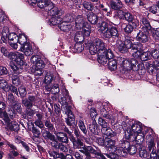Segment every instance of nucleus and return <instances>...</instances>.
I'll return each mask as SVG.
<instances>
[{
	"instance_id": "f257e3e1",
	"label": "nucleus",
	"mask_w": 159,
	"mask_h": 159,
	"mask_svg": "<svg viewBox=\"0 0 159 159\" xmlns=\"http://www.w3.org/2000/svg\"><path fill=\"white\" fill-rule=\"evenodd\" d=\"M8 57L11 60L10 65L14 72L17 74L21 73L22 71L21 66L24 64V55L18 52H12L9 53Z\"/></svg>"
},
{
	"instance_id": "f03ea898",
	"label": "nucleus",
	"mask_w": 159,
	"mask_h": 159,
	"mask_svg": "<svg viewBox=\"0 0 159 159\" xmlns=\"http://www.w3.org/2000/svg\"><path fill=\"white\" fill-rule=\"evenodd\" d=\"M130 128H127L125 132V138L128 139H131L132 141H135L140 143L143 140V137L138 134L140 133L142 128L141 124L140 122H134Z\"/></svg>"
},
{
	"instance_id": "7ed1b4c3",
	"label": "nucleus",
	"mask_w": 159,
	"mask_h": 159,
	"mask_svg": "<svg viewBox=\"0 0 159 159\" xmlns=\"http://www.w3.org/2000/svg\"><path fill=\"white\" fill-rule=\"evenodd\" d=\"M30 61L33 65L31 69L35 76H41L43 73V68L44 67L45 64L38 56H33L30 58Z\"/></svg>"
},
{
	"instance_id": "20e7f679",
	"label": "nucleus",
	"mask_w": 159,
	"mask_h": 159,
	"mask_svg": "<svg viewBox=\"0 0 159 159\" xmlns=\"http://www.w3.org/2000/svg\"><path fill=\"white\" fill-rule=\"evenodd\" d=\"M84 18L81 15L77 16L75 19V27L77 30L82 29L86 36H89L90 32V27L88 23L85 22Z\"/></svg>"
},
{
	"instance_id": "39448f33",
	"label": "nucleus",
	"mask_w": 159,
	"mask_h": 159,
	"mask_svg": "<svg viewBox=\"0 0 159 159\" xmlns=\"http://www.w3.org/2000/svg\"><path fill=\"white\" fill-rule=\"evenodd\" d=\"M106 48L104 42L99 39H95L93 43L90 45L89 51L92 55L96 53L105 52Z\"/></svg>"
},
{
	"instance_id": "423d86ee",
	"label": "nucleus",
	"mask_w": 159,
	"mask_h": 159,
	"mask_svg": "<svg viewBox=\"0 0 159 159\" xmlns=\"http://www.w3.org/2000/svg\"><path fill=\"white\" fill-rule=\"evenodd\" d=\"M82 149L80 150L82 152L84 153L87 157L90 156V153L94 154L98 156L100 159H106L104 155L99 150H94L91 146H84L82 147Z\"/></svg>"
},
{
	"instance_id": "0eeeda50",
	"label": "nucleus",
	"mask_w": 159,
	"mask_h": 159,
	"mask_svg": "<svg viewBox=\"0 0 159 159\" xmlns=\"http://www.w3.org/2000/svg\"><path fill=\"white\" fill-rule=\"evenodd\" d=\"M40 99L37 96L29 95L28 98H25L22 100V103L28 109H30L33 106H36Z\"/></svg>"
},
{
	"instance_id": "6e6552de",
	"label": "nucleus",
	"mask_w": 159,
	"mask_h": 159,
	"mask_svg": "<svg viewBox=\"0 0 159 159\" xmlns=\"http://www.w3.org/2000/svg\"><path fill=\"white\" fill-rule=\"evenodd\" d=\"M119 34L117 28L114 26L107 29L103 33V37L106 38H110L112 37H118Z\"/></svg>"
},
{
	"instance_id": "1a4fd4ad",
	"label": "nucleus",
	"mask_w": 159,
	"mask_h": 159,
	"mask_svg": "<svg viewBox=\"0 0 159 159\" xmlns=\"http://www.w3.org/2000/svg\"><path fill=\"white\" fill-rule=\"evenodd\" d=\"M148 30H144V31H143V30L140 31L137 34L136 38L137 40L139 42L145 43L148 41Z\"/></svg>"
},
{
	"instance_id": "9d476101",
	"label": "nucleus",
	"mask_w": 159,
	"mask_h": 159,
	"mask_svg": "<svg viewBox=\"0 0 159 159\" xmlns=\"http://www.w3.org/2000/svg\"><path fill=\"white\" fill-rule=\"evenodd\" d=\"M146 143L148 150L150 152H155L156 149L155 143L154 141L153 138L151 135L146 136Z\"/></svg>"
},
{
	"instance_id": "9b49d317",
	"label": "nucleus",
	"mask_w": 159,
	"mask_h": 159,
	"mask_svg": "<svg viewBox=\"0 0 159 159\" xmlns=\"http://www.w3.org/2000/svg\"><path fill=\"white\" fill-rule=\"evenodd\" d=\"M115 142L114 140L107 137L105 138V146L108 148V150L110 149V151L115 152L117 150V147L115 146Z\"/></svg>"
},
{
	"instance_id": "f8f14e48",
	"label": "nucleus",
	"mask_w": 159,
	"mask_h": 159,
	"mask_svg": "<svg viewBox=\"0 0 159 159\" xmlns=\"http://www.w3.org/2000/svg\"><path fill=\"white\" fill-rule=\"evenodd\" d=\"M20 51L23 52L26 56H29L33 54V50L30 44L28 43L21 46Z\"/></svg>"
},
{
	"instance_id": "ddd939ff",
	"label": "nucleus",
	"mask_w": 159,
	"mask_h": 159,
	"mask_svg": "<svg viewBox=\"0 0 159 159\" xmlns=\"http://www.w3.org/2000/svg\"><path fill=\"white\" fill-rule=\"evenodd\" d=\"M126 42V41L124 43L120 40H118L116 42V46L120 51L122 53L127 52L128 49L130 47L129 46H128V44L125 45Z\"/></svg>"
},
{
	"instance_id": "4468645a",
	"label": "nucleus",
	"mask_w": 159,
	"mask_h": 159,
	"mask_svg": "<svg viewBox=\"0 0 159 159\" xmlns=\"http://www.w3.org/2000/svg\"><path fill=\"white\" fill-rule=\"evenodd\" d=\"M119 144L120 155L122 156H124L126 154L125 150L128 148L130 143L128 141L123 139L120 141Z\"/></svg>"
},
{
	"instance_id": "2eb2a0df",
	"label": "nucleus",
	"mask_w": 159,
	"mask_h": 159,
	"mask_svg": "<svg viewBox=\"0 0 159 159\" xmlns=\"http://www.w3.org/2000/svg\"><path fill=\"white\" fill-rule=\"evenodd\" d=\"M47 11H49V13L51 16H54L58 14L60 15L61 11L55 6V5L52 2L49 5Z\"/></svg>"
},
{
	"instance_id": "dca6fc26",
	"label": "nucleus",
	"mask_w": 159,
	"mask_h": 159,
	"mask_svg": "<svg viewBox=\"0 0 159 159\" xmlns=\"http://www.w3.org/2000/svg\"><path fill=\"white\" fill-rule=\"evenodd\" d=\"M145 66L148 70L152 72L154 71L155 70H157L159 69V62L157 61L153 62H147Z\"/></svg>"
},
{
	"instance_id": "f3484780",
	"label": "nucleus",
	"mask_w": 159,
	"mask_h": 159,
	"mask_svg": "<svg viewBox=\"0 0 159 159\" xmlns=\"http://www.w3.org/2000/svg\"><path fill=\"white\" fill-rule=\"evenodd\" d=\"M70 140L72 142L73 147L75 149L80 148L84 146L83 143L79 139L76 140L73 135L70 137Z\"/></svg>"
},
{
	"instance_id": "a211bd4d",
	"label": "nucleus",
	"mask_w": 159,
	"mask_h": 159,
	"mask_svg": "<svg viewBox=\"0 0 159 159\" xmlns=\"http://www.w3.org/2000/svg\"><path fill=\"white\" fill-rule=\"evenodd\" d=\"M52 2L49 0H38L37 5L40 8L47 10L49 4Z\"/></svg>"
},
{
	"instance_id": "6ab92c4d",
	"label": "nucleus",
	"mask_w": 159,
	"mask_h": 159,
	"mask_svg": "<svg viewBox=\"0 0 159 159\" xmlns=\"http://www.w3.org/2000/svg\"><path fill=\"white\" fill-rule=\"evenodd\" d=\"M84 31H83L82 29H81L80 31L77 32L75 34L74 39L76 42L80 43L84 40V36H86L84 34Z\"/></svg>"
},
{
	"instance_id": "aec40b11",
	"label": "nucleus",
	"mask_w": 159,
	"mask_h": 159,
	"mask_svg": "<svg viewBox=\"0 0 159 159\" xmlns=\"http://www.w3.org/2000/svg\"><path fill=\"white\" fill-rule=\"evenodd\" d=\"M56 136L58 140L66 143H68V139L66 133L59 132L56 134Z\"/></svg>"
},
{
	"instance_id": "412c9836",
	"label": "nucleus",
	"mask_w": 159,
	"mask_h": 159,
	"mask_svg": "<svg viewBox=\"0 0 159 159\" xmlns=\"http://www.w3.org/2000/svg\"><path fill=\"white\" fill-rule=\"evenodd\" d=\"M101 131L104 134L110 137H114L116 135V133L108 126L104 128H102Z\"/></svg>"
},
{
	"instance_id": "4be33fe9",
	"label": "nucleus",
	"mask_w": 159,
	"mask_h": 159,
	"mask_svg": "<svg viewBox=\"0 0 159 159\" xmlns=\"http://www.w3.org/2000/svg\"><path fill=\"white\" fill-rule=\"evenodd\" d=\"M104 52L97 53L98 54V61L99 63L102 65L105 64L108 60L107 57L104 54Z\"/></svg>"
},
{
	"instance_id": "5701e85b",
	"label": "nucleus",
	"mask_w": 159,
	"mask_h": 159,
	"mask_svg": "<svg viewBox=\"0 0 159 159\" xmlns=\"http://www.w3.org/2000/svg\"><path fill=\"white\" fill-rule=\"evenodd\" d=\"M50 18L48 23L50 26L57 25L60 23L61 20V19L57 16H51Z\"/></svg>"
},
{
	"instance_id": "b1692460",
	"label": "nucleus",
	"mask_w": 159,
	"mask_h": 159,
	"mask_svg": "<svg viewBox=\"0 0 159 159\" xmlns=\"http://www.w3.org/2000/svg\"><path fill=\"white\" fill-rule=\"evenodd\" d=\"M87 19L88 21L92 24H97L98 21V17L92 12L88 14Z\"/></svg>"
},
{
	"instance_id": "393cba45",
	"label": "nucleus",
	"mask_w": 159,
	"mask_h": 159,
	"mask_svg": "<svg viewBox=\"0 0 159 159\" xmlns=\"http://www.w3.org/2000/svg\"><path fill=\"white\" fill-rule=\"evenodd\" d=\"M141 21L142 23L144 26L142 27V29L143 31H144V30L148 31L151 30V26L147 18L143 17L142 18Z\"/></svg>"
},
{
	"instance_id": "a878e982",
	"label": "nucleus",
	"mask_w": 159,
	"mask_h": 159,
	"mask_svg": "<svg viewBox=\"0 0 159 159\" xmlns=\"http://www.w3.org/2000/svg\"><path fill=\"white\" fill-rule=\"evenodd\" d=\"M128 46H129V48L132 50V52L141 50L143 48L142 45L139 43H131L129 42L128 43Z\"/></svg>"
},
{
	"instance_id": "bb28decb",
	"label": "nucleus",
	"mask_w": 159,
	"mask_h": 159,
	"mask_svg": "<svg viewBox=\"0 0 159 159\" xmlns=\"http://www.w3.org/2000/svg\"><path fill=\"white\" fill-rule=\"evenodd\" d=\"M42 134L43 136L46 139H53L54 135L45 129H43L42 130Z\"/></svg>"
},
{
	"instance_id": "cd10ccee",
	"label": "nucleus",
	"mask_w": 159,
	"mask_h": 159,
	"mask_svg": "<svg viewBox=\"0 0 159 159\" xmlns=\"http://www.w3.org/2000/svg\"><path fill=\"white\" fill-rule=\"evenodd\" d=\"M109 69L111 71L115 70L117 69V62L115 59H111L108 63Z\"/></svg>"
},
{
	"instance_id": "c85d7f7f",
	"label": "nucleus",
	"mask_w": 159,
	"mask_h": 159,
	"mask_svg": "<svg viewBox=\"0 0 159 159\" xmlns=\"http://www.w3.org/2000/svg\"><path fill=\"white\" fill-rule=\"evenodd\" d=\"M90 131L94 134H97L98 133V125L95 122H93L92 125H90L89 127Z\"/></svg>"
},
{
	"instance_id": "c756f323",
	"label": "nucleus",
	"mask_w": 159,
	"mask_h": 159,
	"mask_svg": "<svg viewBox=\"0 0 159 159\" xmlns=\"http://www.w3.org/2000/svg\"><path fill=\"white\" fill-rule=\"evenodd\" d=\"M139 156L142 158H146L148 156V154L147 152L146 148L142 146L139 149Z\"/></svg>"
},
{
	"instance_id": "7c9ffc66",
	"label": "nucleus",
	"mask_w": 159,
	"mask_h": 159,
	"mask_svg": "<svg viewBox=\"0 0 159 159\" xmlns=\"http://www.w3.org/2000/svg\"><path fill=\"white\" fill-rule=\"evenodd\" d=\"M10 130L12 131H17L19 129V126L18 124L16 122L9 123V125H7Z\"/></svg>"
},
{
	"instance_id": "2f4dec72",
	"label": "nucleus",
	"mask_w": 159,
	"mask_h": 159,
	"mask_svg": "<svg viewBox=\"0 0 159 159\" xmlns=\"http://www.w3.org/2000/svg\"><path fill=\"white\" fill-rule=\"evenodd\" d=\"M83 45L80 43H76L73 48L74 51L75 52H80L84 49Z\"/></svg>"
},
{
	"instance_id": "473e14b6",
	"label": "nucleus",
	"mask_w": 159,
	"mask_h": 159,
	"mask_svg": "<svg viewBox=\"0 0 159 159\" xmlns=\"http://www.w3.org/2000/svg\"><path fill=\"white\" fill-rule=\"evenodd\" d=\"M78 126L80 129L85 134H86L87 133L86 129L85 126L83 119L80 118L78 122Z\"/></svg>"
},
{
	"instance_id": "72a5a7b5",
	"label": "nucleus",
	"mask_w": 159,
	"mask_h": 159,
	"mask_svg": "<svg viewBox=\"0 0 159 159\" xmlns=\"http://www.w3.org/2000/svg\"><path fill=\"white\" fill-rule=\"evenodd\" d=\"M19 41V43L21 45V46L24 45L27 42V37L24 34L20 35L19 37H17V41Z\"/></svg>"
},
{
	"instance_id": "f704fd0d",
	"label": "nucleus",
	"mask_w": 159,
	"mask_h": 159,
	"mask_svg": "<svg viewBox=\"0 0 159 159\" xmlns=\"http://www.w3.org/2000/svg\"><path fill=\"white\" fill-rule=\"evenodd\" d=\"M8 34V29L7 27L4 28L2 31V37H1L2 40L4 43H6L7 40H8L7 35Z\"/></svg>"
},
{
	"instance_id": "c9c22d12",
	"label": "nucleus",
	"mask_w": 159,
	"mask_h": 159,
	"mask_svg": "<svg viewBox=\"0 0 159 159\" xmlns=\"http://www.w3.org/2000/svg\"><path fill=\"white\" fill-rule=\"evenodd\" d=\"M13 74L11 77L12 83L16 86H18L20 84L19 78L17 76L19 74L14 73L13 71Z\"/></svg>"
},
{
	"instance_id": "e433bc0d",
	"label": "nucleus",
	"mask_w": 159,
	"mask_h": 159,
	"mask_svg": "<svg viewBox=\"0 0 159 159\" xmlns=\"http://www.w3.org/2000/svg\"><path fill=\"white\" fill-rule=\"evenodd\" d=\"M53 80L54 77L53 74L47 73L45 75L44 82L45 84H49Z\"/></svg>"
},
{
	"instance_id": "4c0bfd02",
	"label": "nucleus",
	"mask_w": 159,
	"mask_h": 159,
	"mask_svg": "<svg viewBox=\"0 0 159 159\" xmlns=\"http://www.w3.org/2000/svg\"><path fill=\"white\" fill-rule=\"evenodd\" d=\"M151 56V52L148 51L141 54L140 58L142 61H145L148 59Z\"/></svg>"
},
{
	"instance_id": "58836bf2",
	"label": "nucleus",
	"mask_w": 159,
	"mask_h": 159,
	"mask_svg": "<svg viewBox=\"0 0 159 159\" xmlns=\"http://www.w3.org/2000/svg\"><path fill=\"white\" fill-rule=\"evenodd\" d=\"M117 2V3L114 1H112L111 2V6L112 9L117 10L122 7V4L121 1Z\"/></svg>"
},
{
	"instance_id": "ea45409f",
	"label": "nucleus",
	"mask_w": 159,
	"mask_h": 159,
	"mask_svg": "<svg viewBox=\"0 0 159 159\" xmlns=\"http://www.w3.org/2000/svg\"><path fill=\"white\" fill-rule=\"evenodd\" d=\"M0 117L3 118L7 125H9V123L11 122L10 120L8 117V113L6 111L2 112L0 115Z\"/></svg>"
},
{
	"instance_id": "a19ab883",
	"label": "nucleus",
	"mask_w": 159,
	"mask_h": 159,
	"mask_svg": "<svg viewBox=\"0 0 159 159\" xmlns=\"http://www.w3.org/2000/svg\"><path fill=\"white\" fill-rule=\"evenodd\" d=\"M100 114L102 116L108 119H111L112 118L111 115L109 114L108 112L106 110L102 108L100 110Z\"/></svg>"
},
{
	"instance_id": "79ce46f5",
	"label": "nucleus",
	"mask_w": 159,
	"mask_h": 159,
	"mask_svg": "<svg viewBox=\"0 0 159 159\" xmlns=\"http://www.w3.org/2000/svg\"><path fill=\"white\" fill-rule=\"evenodd\" d=\"M84 7L88 10L92 11L94 10L95 6H94L90 2H84L83 4Z\"/></svg>"
},
{
	"instance_id": "37998d69",
	"label": "nucleus",
	"mask_w": 159,
	"mask_h": 159,
	"mask_svg": "<svg viewBox=\"0 0 159 159\" xmlns=\"http://www.w3.org/2000/svg\"><path fill=\"white\" fill-rule=\"evenodd\" d=\"M108 24L105 22H102L100 25L99 26V30L100 32L102 33L103 34V33L106 30L108 29Z\"/></svg>"
},
{
	"instance_id": "c03bdc74",
	"label": "nucleus",
	"mask_w": 159,
	"mask_h": 159,
	"mask_svg": "<svg viewBox=\"0 0 159 159\" xmlns=\"http://www.w3.org/2000/svg\"><path fill=\"white\" fill-rule=\"evenodd\" d=\"M9 85L5 80H0V87L5 91L7 92V91L9 89L7 88Z\"/></svg>"
},
{
	"instance_id": "a18cd8bd",
	"label": "nucleus",
	"mask_w": 159,
	"mask_h": 159,
	"mask_svg": "<svg viewBox=\"0 0 159 159\" xmlns=\"http://www.w3.org/2000/svg\"><path fill=\"white\" fill-rule=\"evenodd\" d=\"M17 35L14 33H9L7 35L8 40L9 42L14 41L16 42L17 41Z\"/></svg>"
},
{
	"instance_id": "49530a36",
	"label": "nucleus",
	"mask_w": 159,
	"mask_h": 159,
	"mask_svg": "<svg viewBox=\"0 0 159 159\" xmlns=\"http://www.w3.org/2000/svg\"><path fill=\"white\" fill-rule=\"evenodd\" d=\"M49 154L51 156L53 157L54 158H60L63 159L64 158V155L63 153H61L59 154L55 151H50Z\"/></svg>"
},
{
	"instance_id": "de8ad7c7",
	"label": "nucleus",
	"mask_w": 159,
	"mask_h": 159,
	"mask_svg": "<svg viewBox=\"0 0 159 159\" xmlns=\"http://www.w3.org/2000/svg\"><path fill=\"white\" fill-rule=\"evenodd\" d=\"M59 27L61 30L63 31H67L71 28V26L63 22L60 25Z\"/></svg>"
},
{
	"instance_id": "09e8293b",
	"label": "nucleus",
	"mask_w": 159,
	"mask_h": 159,
	"mask_svg": "<svg viewBox=\"0 0 159 159\" xmlns=\"http://www.w3.org/2000/svg\"><path fill=\"white\" fill-rule=\"evenodd\" d=\"M60 102L62 104V105H65L66 107H67L68 103H71V101L70 100V102L68 98L66 97L63 96L61 97L59 100Z\"/></svg>"
},
{
	"instance_id": "8fccbe9b",
	"label": "nucleus",
	"mask_w": 159,
	"mask_h": 159,
	"mask_svg": "<svg viewBox=\"0 0 159 159\" xmlns=\"http://www.w3.org/2000/svg\"><path fill=\"white\" fill-rule=\"evenodd\" d=\"M104 53L108 60L112 59V58L114 57V54L112 51L110 49H108L107 50L106 49Z\"/></svg>"
},
{
	"instance_id": "3c124183",
	"label": "nucleus",
	"mask_w": 159,
	"mask_h": 159,
	"mask_svg": "<svg viewBox=\"0 0 159 159\" xmlns=\"http://www.w3.org/2000/svg\"><path fill=\"white\" fill-rule=\"evenodd\" d=\"M14 110H16L17 112L20 113L21 111V108L20 103L17 102H15V104L11 108Z\"/></svg>"
},
{
	"instance_id": "603ef678",
	"label": "nucleus",
	"mask_w": 159,
	"mask_h": 159,
	"mask_svg": "<svg viewBox=\"0 0 159 159\" xmlns=\"http://www.w3.org/2000/svg\"><path fill=\"white\" fill-rule=\"evenodd\" d=\"M74 17L73 14H67L63 18V21L66 22H70L73 20Z\"/></svg>"
},
{
	"instance_id": "864d4df0",
	"label": "nucleus",
	"mask_w": 159,
	"mask_h": 159,
	"mask_svg": "<svg viewBox=\"0 0 159 159\" xmlns=\"http://www.w3.org/2000/svg\"><path fill=\"white\" fill-rule=\"evenodd\" d=\"M130 155H133L135 154L137 152V148L134 145H131L129 146V147L126 150Z\"/></svg>"
},
{
	"instance_id": "5fc2aeb1",
	"label": "nucleus",
	"mask_w": 159,
	"mask_h": 159,
	"mask_svg": "<svg viewBox=\"0 0 159 159\" xmlns=\"http://www.w3.org/2000/svg\"><path fill=\"white\" fill-rule=\"evenodd\" d=\"M18 91L21 98L24 97L26 94V89L25 87L23 86H20L18 89Z\"/></svg>"
},
{
	"instance_id": "6e6d98bb",
	"label": "nucleus",
	"mask_w": 159,
	"mask_h": 159,
	"mask_svg": "<svg viewBox=\"0 0 159 159\" xmlns=\"http://www.w3.org/2000/svg\"><path fill=\"white\" fill-rule=\"evenodd\" d=\"M124 20H125L129 22H132L133 20L134 17L130 13L126 12L125 14Z\"/></svg>"
},
{
	"instance_id": "4d7b16f0",
	"label": "nucleus",
	"mask_w": 159,
	"mask_h": 159,
	"mask_svg": "<svg viewBox=\"0 0 159 159\" xmlns=\"http://www.w3.org/2000/svg\"><path fill=\"white\" fill-rule=\"evenodd\" d=\"M121 66L123 67L124 69L128 70L129 67L130 66L129 61L128 59H125L123 61L122 64Z\"/></svg>"
},
{
	"instance_id": "13d9d810",
	"label": "nucleus",
	"mask_w": 159,
	"mask_h": 159,
	"mask_svg": "<svg viewBox=\"0 0 159 159\" xmlns=\"http://www.w3.org/2000/svg\"><path fill=\"white\" fill-rule=\"evenodd\" d=\"M98 123L101 126L102 128H104L108 126V123L105 121L104 119L101 117H99L98 120Z\"/></svg>"
},
{
	"instance_id": "bf43d9fd",
	"label": "nucleus",
	"mask_w": 159,
	"mask_h": 159,
	"mask_svg": "<svg viewBox=\"0 0 159 159\" xmlns=\"http://www.w3.org/2000/svg\"><path fill=\"white\" fill-rule=\"evenodd\" d=\"M51 91L54 94H56L58 93L60 90L58 85L57 84H54L52 87Z\"/></svg>"
},
{
	"instance_id": "052dcab7",
	"label": "nucleus",
	"mask_w": 159,
	"mask_h": 159,
	"mask_svg": "<svg viewBox=\"0 0 159 159\" xmlns=\"http://www.w3.org/2000/svg\"><path fill=\"white\" fill-rule=\"evenodd\" d=\"M7 88L9 89L7 91V92H9L11 91V92L14 93L17 95H18V91L16 87L11 85H9Z\"/></svg>"
},
{
	"instance_id": "680f3d73",
	"label": "nucleus",
	"mask_w": 159,
	"mask_h": 159,
	"mask_svg": "<svg viewBox=\"0 0 159 159\" xmlns=\"http://www.w3.org/2000/svg\"><path fill=\"white\" fill-rule=\"evenodd\" d=\"M32 132L34 137L37 138L39 137L40 134V131L35 128L34 125L32 128Z\"/></svg>"
},
{
	"instance_id": "e2e57ef3",
	"label": "nucleus",
	"mask_w": 159,
	"mask_h": 159,
	"mask_svg": "<svg viewBox=\"0 0 159 159\" xmlns=\"http://www.w3.org/2000/svg\"><path fill=\"white\" fill-rule=\"evenodd\" d=\"M13 154L15 157H16L19 155V153L17 152V150H11L10 153L8 154V159H14V158L12 156L11 154Z\"/></svg>"
},
{
	"instance_id": "0e129e2a",
	"label": "nucleus",
	"mask_w": 159,
	"mask_h": 159,
	"mask_svg": "<svg viewBox=\"0 0 159 159\" xmlns=\"http://www.w3.org/2000/svg\"><path fill=\"white\" fill-rule=\"evenodd\" d=\"M151 56H152L154 58L158 59L159 58V51L156 49H154L151 52Z\"/></svg>"
},
{
	"instance_id": "69168bd1",
	"label": "nucleus",
	"mask_w": 159,
	"mask_h": 159,
	"mask_svg": "<svg viewBox=\"0 0 159 159\" xmlns=\"http://www.w3.org/2000/svg\"><path fill=\"white\" fill-rule=\"evenodd\" d=\"M141 49L137 50L136 51H132V56L135 58H140V56L141 54Z\"/></svg>"
},
{
	"instance_id": "338daca9",
	"label": "nucleus",
	"mask_w": 159,
	"mask_h": 159,
	"mask_svg": "<svg viewBox=\"0 0 159 159\" xmlns=\"http://www.w3.org/2000/svg\"><path fill=\"white\" fill-rule=\"evenodd\" d=\"M110 153L109 154H105L109 158L111 159H118V156L117 154L113 152H114Z\"/></svg>"
},
{
	"instance_id": "774afa93",
	"label": "nucleus",
	"mask_w": 159,
	"mask_h": 159,
	"mask_svg": "<svg viewBox=\"0 0 159 159\" xmlns=\"http://www.w3.org/2000/svg\"><path fill=\"white\" fill-rule=\"evenodd\" d=\"M124 30L126 33H129L133 30V27L131 25H126V27L124 28Z\"/></svg>"
}]
</instances>
